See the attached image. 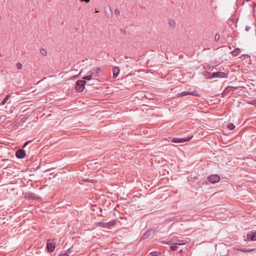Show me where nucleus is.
Instances as JSON below:
<instances>
[{
	"label": "nucleus",
	"mask_w": 256,
	"mask_h": 256,
	"mask_svg": "<svg viewBox=\"0 0 256 256\" xmlns=\"http://www.w3.org/2000/svg\"><path fill=\"white\" fill-rule=\"evenodd\" d=\"M173 244V245H172V246H170V249L174 251V250H176L178 248V246H177V245H176V244Z\"/></svg>",
	"instance_id": "c85d7f7f"
},
{
	"label": "nucleus",
	"mask_w": 256,
	"mask_h": 256,
	"mask_svg": "<svg viewBox=\"0 0 256 256\" xmlns=\"http://www.w3.org/2000/svg\"><path fill=\"white\" fill-rule=\"evenodd\" d=\"M19 122H19V121L17 122V124H18V123H19Z\"/></svg>",
	"instance_id": "09e8293b"
},
{
	"label": "nucleus",
	"mask_w": 256,
	"mask_h": 256,
	"mask_svg": "<svg viewBox=\"0 0 256 256\" xmlns=\"http://www.w3.org/2000/svg\"><path fill=\"white\" fill-rule=\"evenodd\" d=\"M31 141L29 140L28 142H26L24 146H22V148H20L18 150H17V158H24L26 156V152L24 150V148L28 145V143H30Z\"/></svg>",
	"instance_id": "f03ea898"
},
{
	"label": "nucleus",
	"mask_w": 256,
	"mask_h": 256,
	"mask_svg": "<svg viewBox=\"0 0 256 256\" xmlns=\"http://www.w3.org/2000/svg\"><path fill=\"white\" fill-rule=\"evenodd\" d=\"M247 238L252 241L256 240V232H251L247 234Z\"/></svg>",
	"instance_id": "f8f14e48"
},
{
	"label": "nucleus",
	"mask_w": 256,
	"mask_h": 256,
	"mask_svg": "<svg viewBox=\"0 0 256 256\" xmlns=\"http://www.w3.org/2000/svg\"><path fill=\"white\" fill-rule=\"evenodd\" d=\"M150 254L153 256H158L161 254V252L158 251H152L150 252Z\"/></svg>",
	"instance_id": "aec40b11"
},
{
	"label": "nucleus",
	"mask_w": 256,
	"mask_h": 256,
	"mask_svg": "<svg viewBox=\"0 0 256 256\" xmlns=\"http://www.w3.org/2000/svg\"><path fill=\"white\" fill-rule=\"evenodd\" d=\"M114 12H115L116 14H118V15H119V14H120V12L119 10H118V8H116V9L115 10Z\"/></svg>",
	"instance_id": "473e14b6"
},
{
	"label": "nucleus",
	"mask_w": 256,
	"mask_h": 256,
	"mask_svg": "<svg viewBox=\"0 0 256 256\" xmlns=\"http://www.w3.org/2000/svg\"><path fill=\"white\" fill-rule=\"evenodd\" d=\"M20 116L18 118V119L20 120V122H24L28 119V118H26L25 116Z\"/></svg>",
	"instance_id": "a878e982"
},
{
	"label": "nucleus",
	"mask_w": 256,
	"mask_h": 256,
	"mask_svg": "<svg viewBox=\"0 0 256 256\" xmlns=\"http://www.w3.org/2000/svg\"><path fill=\"white\" fill-rule=\"evenodd\" d=\"M40 53L42 55L46 56L47 54V51L44 48H41L40 50Z\"/></svg>",
	"instance_id": "b1692460"
},
{
	"label": "nucleus",
	"mask_w": 256,
	"mask_h": 256,
	"mask_svg": "<svg viewBox=\"0 0 256 256\" xmlns=\"http://www.w3.org/2000/svg\"><path fill=\"white\" fill-rule=\"evenodd\" d=\"M116 221V220H112L108 222H98V224L100 227L107 228H110L112 227L115 226Z\"/></svg>",
	"instance_id": "7ed1b4c3"
},
{
	"label": "nucleus",
	"mask_w": 256,
	"mask_h": 256,
	"mask_svg": "<svg viewBox=\"0 0 256 256\" xmlns=\"http://www.w3.org/2000/svg\"><path fill=\"white\" fill-rule=\"evenodd\" d=\"M182 252V249H180V250H178V252H179V253H181Z\"/></svg>",
	"instance_id": "a18cd8bd"
},
{
	"label": "nucleus",
	"mask_w": 256,
	"mask_h": 256,
	"mask_svg": "<svg viewBox=\"0 0 256 256\" xmlns=\"http://www.w3.org/2000/svg\"><path fill=\"white\" fill-rule=\"evenodd\" d=\"M82 2H88L90 0H80Z\"/></svg>",
	"instance_id": "ea45409f"
},
{
	"label": "nucleus",
	"mask_w": 256,
	"mask_h": 256,
	"mask_svg": "<svg viewBox=\"0 0 256 256\" xmlns=\"http://www.w3.org/2000/svg\"><path fill=\"white\" fill-rule=\"evenodd\" d=\"M156 232L155 228H150L146 232L142 237V240L146 239L150 236H154Z\"/></svg>",
	"instance_id": "20e7f679"
},
{
	"label": "nucleus",
	"mask_w": 256,
	"mask_h": 256,
	"mask_svg": "<svg viewBox=\"0 0 256 256\" xmlns=\"http://www.w3.org/2000/svg\"><path fill=\"white\" fill-rule=\"evenodd\" d=\"M232 88H234L236 90L238 89V86H231Z\"/></svg>",
	"instance_id": "a19ab883"
},
{
	"label": "nucleus",
	"mask_w": 256,
	"mask_h": 256,
	"mask_svg": "<svg viewBox=\"0 0 256 256\" xmlns=\"http://www.w3.org/2000/svg\"><path fill=\"white\" fill-rule=\"evenodd\" d=\"M253 9H254V10L256 12V3H254L253 4Z\"/></svg>",
	"instance_id": "72a5a7b5"
},
{
	"label": "nucleus",
	"mask_w": 256,
	"mask_h": 256,
	"mask_svg": "<svg viewBox=\"0 0 256 256\" xmlns=\"http://www.w3.org/2000/svg\"><path fill=\"white\" fill-rule=\"evenodd\" d=\"M120 30L124 34H126V30L124 29L121 28Z\"/></svg>",
	"instance_id": "e433bc0d"
},
{
	"label": "nucleus",
	"mask_w": 256,
	"mask_h": 256,
	"mask_svg": "<svg viewBox=\"0 0 256 256\" xmlns=\"http://www.w3.org/2000/svg\"><path fill=\"white\" fill-rule=\"evenodd\" d=\"M23 194L24 195V198L27 200H36L39 198L38 196L34 193H32V192L24 193L23 192Z\"/></svg>",
	"instance_id": "39448f33"
},
{
	"label": "nucleus",
	"mask_w": 256,
	"mask_h": 256,
	"mask_svg": "<svg viewBox=\"0 0 256 256\" xmlns=\"http://www.w3.org/2000/svg\"><path fill=\"white\" fill-rule=\"evenodd\" d=\"M214 78H226L228 76V73H226L222 72H213V76Z\"/></svg>",
	"instance_id": "6e6552de"
},
{
	"label": "nucleus",
	"mask_w": 256,
	"mask_h": 256,
	"mask_svg": "<svg viewBox=\"0 0 256 256\" xmlns=\"http://www.w3.org/2000/svg\"><path fill=\"white\" fill-rule=\"evenodd\" d=\"M95 12H99V10H96H96H95Z\"/></svg>",
	"instance_id": "49530a36"
},
{
	"label": "nucleus",
	"mask_w": 256,
	"mask_h": 256,
	"mask_svg": "<svg viewBox=\"0 0 256 256\" xmlns=\"http://www.w3.org/2000/svg\"><path fill=\"white\" fill-rule=\"evenodd\" d=\"M112 70L113 73L112 78H116L118 75L120 70L118 67H114L112 68Z\"/></svg>",
	"instance_id": "ddd939ff"
},
{
	"label": "nucleus",
	"mask_w": 256,
	"mask_h": 256,
	"mask_svg": "<svg viewBox=\"0 0 256 256\" xmlns=\"http://www.w3.org/2000/svg\"><path fill=\"white\" fill-rule=\"evenodd\" d=\"M250 26H246V27L245 30H246V31L248 32V31H249V30H250Z\"/></svg>",
	"instance_id": "f704fd0d"
},
{
	"label": "nucleus",
	"mask_w": 256,
	"mask_h": 256,
	"mask_svg": "<svg viewBox=\"0 0 256 256\" xmlns=\"http://www.w3.org/2000/svg\"><path fill=\"white\" fill-rule=\"evenodd\" d=\"M240 50L239 48H236L232 52V54L234 56H237L240 54Z\"/></svg>",
	"instance_id": "2eb2a0df"
},
{
	"label": "nucleus",
	"mask_w": 256,
	"mask_h": 256,
	"mask_svg": "<svg viewBox=\"0 0 256 256\" xmlns=\"http://www.w3.org/2000/svg\"><path fill=\"white\" fill-rule=\"evenodd\" d=\"M92 75L90 74H89V75H88V76H84L83 78H82V80H92Z\"/></svg>",
	"instance_id": "a211bd4d"
},
{
	"label": "nucleus",
	"mask_w": 256,
	"mask_h": 256,
	"mask_svg": "<svg viewBox=\"0 0 256 256\" xmlns=\"http://www.w3.org/2000/svg\"><path fill=\"white\" fill-rule=\"evenodd\" d=\"M168 24L172 28H174L176 26V22L172 20H170L168 21Z\"/></svg>",
	"instance_id": "f3484780"
},
{
	"label": "nucleus",
	"mask_w": 256,
	"mask_h": 256,
	"mask_svg": "<svg viewBox=\"0 0 256 256\" xmlns=\"http://www.w3.org/2000/svg\"><path fill=\"white\" fill-rule=\"evenodd\" d=\"M243 56H244L245 58H250V56L248 54H244Z\"/></svg>",
	"instance_id": "58836bf2"
},
{
	"label": "nucleus",
	"mask_w": 256,
	"mask_h": 256,
	"mask_svg": "<svg viewBox=\"0 0 256 256\" xmlns=\"http://www.w3.org/2000/svg\"><path fill=\"white\" fill-rule=\"evenodd\" d=\"M188 95L190 94L194 96H198L199 94L197 91L188 92Z\"/></svg>",
	"instance_id": "6ab92c4d"
},
{
	"label": "nucleus",
	"mask_w": 256,
	"mask_h": 256,
	"mask_svg": "<svg viewBox=\"0 0 256 256\" xmlns=\"http://www.w3.org/2000/svg\"><path fill=\"white\" fill-rule=\"evenodd\" d=\"M54 240L52 241L50 239L47 240L46 248L48 251L50 252H54L55 248V242H54Z\"/></svg>",
	"instance_id": "0eeeda50"
},
{
	"label": "nucleus",
	"mask_w": 256,
	"mask_h": 256,
	"mask_svg": "<svg viewBox=\"0 0 256 256\" xmlns=\"http://www.w3.org/2000/svg\"><path fill=\"white\" fill-rule=\"evenodd\" d=\"M227 128L230 130H232L235 128V126L232 123H229L227 124Z\"/></svg>",
	"instance_id": "4be33fe9"
},
{
	"label": "nucleus",
	"mask_w": 256,
	"mask_h": 256,
	"mask_svg": "<svg viewBox=\"0 0 256 256\" xmlns=\"http://www.w3.org/2000/svg\"><path fill=\"white\" fill-rule=\"evenodd\" d=\"M22 82V80H20V82H17V84H20Z\"/></svg>",
	"instance_id": "37998d69"
},
{
	"label": "nucleus",
	"mask_w": 256,
	"mask_h": 256,
	"mask_svg": "<svg viewBox=\"0 0 256 256\" xmlns=\"http://www.w3.org/2000/svg\"><path fill=\"white\" fill-rule=\"evenodd\" d=\"M208 180L211 183H216L220 181V176L218 174H212L208 177Z\"/></svg>",
	"instance_id": "1a4fd4ad"
},
{
	"label": "nucleus",
	"mask_w": 256,
	"mask_h": 256,
	"mask_svg": "<svg viewBox=\"0 0 256 256\" xmlns=\"http://www.w3.org/2000/svg\"><path fill=\"white\" fill-rule=\"evenodd\" d=\"M22 65L21 63L17 62V69L20 70L22 68Z\"/></svg>",
	"instance_id": "2f4dec72"
},
{
	"label": "nucleus",
	"mask_w": 256,
	"mask_h": 256,
	"mask_svg": "<svg viewBox=\"0 0 256 256\" xmlns=\"http://www.w3.org/2000/svg\"><path fill=\"white\" fill-rule=\"evenodd\" d=\"M17 75H18V76L20 77V78H22L23 82H22V84H25L26 81V76L24 74H22L21 72H17Z\"/></svg>",
	"instance_id": "dca6fc26"
},
{
	"label": "nucleus",
	"mask_w": 256,
	"mask_h": 256,
	"mask_svg": "<svg viewBox=\"0 0 256 256\" xmlns=\"http://www.w3.org/2000/svg\"><path fill=\"white\" fill-rule=\"evenodd\" d=\"M230 88V86L227 87L225 88V90L223 91L222 92V95H225L226 93H228L229 92V89Z\"/></svg>",
	"instance_id": "cd10ccee"
},
{
	"label": "nucleus",
	"mask_w": 256,
	"mask_h": 256,
	"mask_svg": "<svg viewBox=\"0 0 256 256\" xmlns=\"http://www.w3.org/2000/svg\"><path fill=\"white\" fill-rule=\"evenodd\" d=\"M250 104H254V105H256V100H253L252 101V102H250Z\"/></svg>",
	"instance_id": "4c0bfd02"
},
{
	"label": "nucleus",
	"mask_w": 256,
	"mask_h": 256,
	"mask_svg": "<svg viewBox=\"0 0 256 256\" xmlns=\"http://www.w3.org/2000/svg\"><path fill=\"white\" fill-rule=\"evenodd\" d=\"M81 72H80V73L78 74V75H76V76H75V77H74V78H78V76H80V73H81Z\"/></svg>",
	"instance_id": "79ce46f5"
},
{
	"label": "nucleus",
	"mask_w": 256,
	"mask_h": 256,
	"mask_svg": "<svg viewBox=\"0 0 256 256\" xmlns=\"http://www.w3.org/2000/svg\"><path fill=\"white\" fill-rule=\"evenodd\" d=\"M9 98V95H7L5 98L2 100V104H5V103L6 102V101L8 100V98Z\"/></svg>",
	"instance_id": "7c9ffc66"
},
{
	"label": "nucleus",
	"mask_w": 256,
	"mask_h": 256,
	"mask_svg": "<svg viewBox=\"0 0 256 256\" xmlns=\"http://www.w3.org/2000/svg\"><path fill=\"white\" fill-rule=\"evenodd\" d=\"M58 256H69V254L66 250H63Z\"/></svg>",
	"instance_id": "412c9836"
},
{
	"label": "nucleus",
	"mask_w": 256,
	"mask_h": 256,
	"mask_svg": "<svg viewBox=\"0 0 256 256\" xmlns=\"http://www.w3.org/2000/svg\"><path fill=\"white\" fill-rule=\"evenodd\" d=\"M229 256V255H226V256Z\"/></svg>",
	"instance_id": "3c124183"
},
{
	"label": "nucleus",
	"mask_w": 256,
	"mask_h": 256,
	"mask_svg": "<svg viewBox=\"0 0 256 256\" xmlns=\"http://www.w3.org/2000/svg\"><path fill=\"white\" fill-rule=\"evenodd\" d=\"M86 84V82L84 80H78L76 82L75 90L77 92H82L84 88L85 85Z\"/></svg>",
	"instance_id": "f257e3e1"
},
{
	"label": "nucleus",
	"mask_w": 256,
	"mask_h": 256,
	"mask_svg": "<svg viewBox=\"0 0 256 256\" xmlns=\"http://www.w3.org/2000/svg\"><path fill=\"white\" fill-rule=\"evenodd\" d=\"M238 250H240L242 252H251L252 250L247 249V248H241L240 249H238Z\"/></svg>",
	"instance_id": "bb28decb"
},
{
	"label": "nucleus",
	"mask_w": 256,
	"mask_h": 256,
	"mask_svg": "<svg viewBox=\"0 0 256 256\" xmlns=\"http://www.w3.org/2000/svg\"><path fill=\"white\" fill-rule=\"evenodd\" d=\"M100 67H97L96 68H92L89 72L92 75V76L98 77L100 76Z\"/></svg>",
	"instance_id": "9d476101"
},
{
	"label": "nucleus",
	"mask_w": 256,
	"mask_h": 256,
	"mask_svg": "<svg viewBox=\"0 0 256 256\" xmlns=\"http://www.w3.org/2000/svg\"><path fill=\"white\" fill-rule=\"evenodd\" d=\"M188 95V92H182L180 93H178V96H184Z\"/></svg>",
	"instance_id": "393cba45"
},
{
	"label": "nucleus",
	"mask_w": 256,
	"mask_h": 256,
	"mask_svg": "<svg viewBox=\"0 0 256 256\" xmlns=\"http://www.w3.org/2000/svg\"><path fill=\"white\" fill-rule=\"evenodd\" d=\"M192 136L190 137H188L187 138H173L172 140V142L174 143H182L186 142H188L190 140Z\"/></svg>",
	"instance_id": "423d86ee"
},
{
	"label": "nucleus",
	"mask_w": 256,
	"mask_h": 256,
	"mask_svg": "<svg viewBox=\"0 0 256 256\" xmlns=\"http://www.w3.org/2000/svg\"><path fill=\"white\" fill-rule=\"evenodd\" d=\"M220 34H216L215 36H214V40H215V41L216 42H218L220 40Z\"/></svg>",
	"instance_id": "c756f323"
},
{
	"label": "nucleus",
	"mask_w": 256,
	"mask_h": 256,
	"mask_svg": "<svg viewBox=\"0 0 256 256\" xmlns=\"http://www.w3.org/2000/svg\"><path fill=\"white\" fill-rule=\"evenodd\" d=\"M83 180L84 182H92V183H94V182H96V180H94L93 179H90V178H86V179H84Z\"/></svg>",
	"instance_id": "5701e85b"
},
{
	"label": "nucleus",
	"mask_w": 256,
	"mask_h": 256,
	"mask_svg": "<svg viewBox=\"0 0 256 256\" xmlns=\"http://www.w3.org/2000/svg\"><path fill=\"white\" fill-rule=\"evenodd\" d=\"M203 74H204V76L206 78L211 79V78H214V76H213V72L211 73L210 72L204 71V72H203Z\"/></svg>",
	"instance_id": "4468645a"
},
{
	"label": "nucleus",
	"mask_w": 256,
	"mask_h": 256,
	"mask_svg": "<svg viewBox=\"0 0 256 256\" xmlns=\"http://www.w3.org/2000/svg\"><path fill=\"white\" fill-rule=\"evenodd\" d=\"M92 84H88V85H90H90H92Z\"/></svg>",
	"instance_id": "de8ad7c7"
},
{
	"label": "nucleus",
	"mask_w": 256,
	"mask_h": 256,
	"mask_svg": "<svg viewBox=\"0 0 256 256\" xmlns=\"http://www.w3.org/2000/svg\"><path fill=\"white\" fill-rule=\"evenodd\" d=\"M174 241V242H173L172 240H170L168 242L172 244H174L176 245H184L188 243V242L186 240H176Z\"/></svg>",
	"instance_id": "9b49d317"
},
{
	"label": "nucleus",
	"mask_w": 256,
	"mask_h": 256,
	"mask_svg": "<svg viewBox=\"0 0 256 256\" xmlns=\"http://www.w3.org/2000/svg\"><path fill=\"white\" fill-rule=\"evenodd\" d=\"M66 252H68L69 254L72 252L71 248H68Z\"/></svg>",
	"instance_id": "c9c22d12"
},
{
	"label": "nucleus",
	"mask_w": 256,
	"mask_h": 256,
	"mask_svg": "<svg viewBox=\"0 0 256 256\" xmlns=\"http://www.w3.org/2000/svg\"><path fill=\"white\" fill-rule=\"evenodd\" d=\"M107 15H108V16H112V12H110V14H107Z\"/></svg>",
	"instance_id": "c03bdc74"
},
{
	"label": "nucleus",
	"mask_w": 256,
	"mask_h": 256,
	"mask_svg": "<svg viewBox=\"0 0 256 256\" xmlns=\"http://www.w3.org/2000/svg\"><path fill=\"white\" fill-rule=\"evenodd\" d=\"M250 0H246V2H249Z\"/></svg>",
	"instance_id": "8fccbe9b"
}]
</instances>
